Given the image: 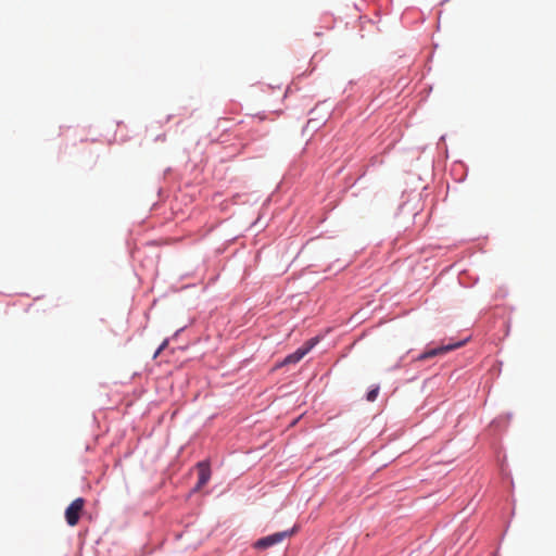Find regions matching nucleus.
<instances>
[{"mask_svg":"<svg viewBox=\"0 0 556 556\" xmlns=\"http://www.w3.org/2000/svg\"><path fill=\"white\" fill-rule=\"evenodd\" d=\"M85 506V500L77 497L65 509V519L68 526L75 527L80 518V514Z\"/></svg>","mask_w":556,"mask_h":556,"instance_id":"obj_1","label":"nucleus"},{"mask_svg":"<svg viewBox=\"0 0 556 556\" xmlns=\"http://www.w3.org/2000/svg\"><path fill=\"white\" fill-rule=\"evenodd\" d=\"M292 534H293V530L277 532V533H274V534H270V535H267L265 538L257 540L255 542L254 546L258 549H265L275 544L282 542L286 538L291 536Z\"/></svg>","mask_w":556,"mask_h":556,"instance_id":"obj_2","label":"nucleus"},{"mask_svg":"<svg viewBox=\"0 0 556 556\" xmlns=\"http://www.w3.org/2000/svg\"><path fill=\"white\" fill-rule=\"evenodd\" d=\"M316 342L317 339H312L307 341L303 346L299 348L295 352L288 355L283 359L282 365L295 364L300 362L313 349Z\"/></svg>","mask_w":556,"mask_h":556,"instance_id":"obj_3","label":"nucleus"},{"mask_svg":"<svg viewBox=\"0 0 556 556\" xmlns=\"http://www.w3.org/2000/svg\"><path fill=\"white\" fill-rule=\"evenodd\" d=\"M198 473H199V479H198V483L194 488L195 491H199L201 490L210 480L211 478V469H210V466L207 463H199L198 464Z\"/></svg>","mask_w":556,"mask_h":556,"instance_id":"obj_4","label":"nucleus"},{"mask_svg":"<svg viewBox=\"0 0 556 556\" xmlns=\"http://www.w3.org/2000/svg\"><path fill=\"white\" fill-rule=\"evenodd\" d=\"M463 343H456V344H453V345L441 346L439 349H432V350L426 352L422 357L424 358L432 357V356H435L438 354L445 353L447 351L456 349V348L460 346Z\"/></svg>","mask_w":556,"mask_h":556,"instance_id":"obj_5","label":"nucleus"},{"mask_svg":"<svg viewBox=\"0 0 556 556\" xmlns=\"http://www.w3.org/2000/svg\"><path fill=\"white\" fill-rule=\"evenodd\" d=\"M378 393H379V387H375L374 389H371L368 393H367V400L369 402H374L377 396H378Z\"/></svg>","mask_w":556,"mask_h":556,"instance_id":"obj_6","label":"nucleus"},{"mask_svg":"<svg viewBox=\"0 0 556 556\" xmlns=\"http://www.w3.org/2000/svg\"><path fill=\"white\" fill-rule=\"evenodd\" d=\"M165 345H166V342H164V343L159 348V350H157V351L155 352V354H154V357H156V356L161 353V351L164 349V346H165Z\"/></svg>","mask_w":556,"mask_h":556,"instance_id":"obj_7","label":"nucleus"}]
</instances>
